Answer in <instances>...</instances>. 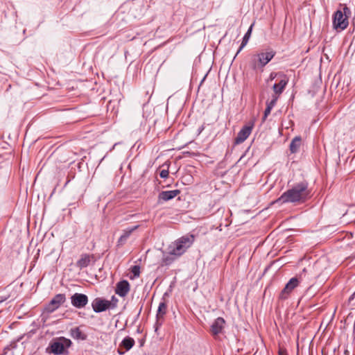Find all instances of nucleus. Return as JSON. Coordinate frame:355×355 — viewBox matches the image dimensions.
<instances>
[{
  "label": "nucleus",
  "instance_id": "nucleus-30",
  "mask_svg": "<svg viewBox=\"0 0 355 355\" xmlns=\"http://www.w3.org/2000/svg\"><path fill=\"white\" fill-rule=\"evenodd\" d=\"M279 355H288L287 354V352L285 349H279Z\"/></svg>",
  "mask_w": 355,
  "mask_h": 355
},
{
  "label": "nucleus",
  "instance_id": "nucleus-15",
  "mask_svg": "<svg viewBox=\"0 0 355 355\" xmlns=\"http://www.w3.org/2000/svg\"><path fill=\"white\" fill-rule=\"evenodd\" d=\"M139 225H135L132 227L127 228L123 230L122 235L119 237L118 240L119 245H123L125 243L127 239L129 238L130 234L136 230H137Z\"/></svg>",
  "mask_w": 355,
  "mask_h": 355
},
{
  "label": "nucleus",
  "instance_id": "nucleus-31",
  "mask_svg": "<svg viewBox=\"0 0 355 355\" xmlns=\"http://www.w3.org/2000/svg\"><path fill=\"white\" fill-rule=\"evenodd\" d=\"M345 355H349V351H348V350H345Z\"/></svg>",
  "mask_w": 355,
  "mask_h": 355
},
{
  "label": "nucleus",
  "instance_id": "nucleus-5",
  "mask_svg": "<svg viewBox=\"0 0 355 355\" xmlns=\"http://www.w3.org/2000/svg\"><path fill=\"white\" fill-rule=\"evenodd\" d=\"M71 344L69 339L60 338L58 340L51 344V352L56 355L64 354L66 348L69 347Z\"/></svg>",
  "mask_w": 355,
  "mask_h": 355
},
{
  "label": "nucleus",
  "instance_id": "nucleus-13",
  "mask_svg": "<svg viewBox=\"0 0 355 355\" xmlns=\"http://www.w3.org/2000/svg\"><path fill=\"white\" fill-rule=\"evenodd\" d=\"M281 80L278 83H275L273 87L275 95L279 96L284 90L288 83V78L285 74H281Z\"/></svg>",
  "mask_w": 355,
  "mask_h": 355
},
{
  "label": "nucleus",
  "instance_id": "nucleus-16",
  "mask_svg": "<svg viewBox=\"0 0 355 355\" xmlns=\"http://www.w3.org/2000/svg\"><path fill=\"white\" fill-rule=\"evenodd\" d=\"M70 334L73 338L76 340H84L87 338L86 335L82 332L79 327L72 328L70 330Z\"/></svg>",
  "mask_w": 355,
  "mask_h": 355
},
{
  "label": "nucleus",
  "instance_id": "nucleus-27",
  "mask_svg": "<svg viewBox=\"0 0 355 355\" xmlns=\"http://www.w3.org/2000/svg\"><path fill=\"white\" fill-rule=\"evenodd\" d=\"M173 261V259L170 258L168 257H164L163 259V262L165 265H168V264L171 263Z\"/></svg>",
  "mask_w": 355,
  "mask_h": 355
},
{
  "label": "nucleus",
  "instance_id": "nucleus-7",
  "mask_svg": "<svg viewBox=\"0 0 355 355\" xmlns=\"http://www.w3.org/2000/svg\"><path fill=\"white\" fill-rule=\"evenodd\" d=\"M300 279L297 277L291 278L282 291L279 297L281 299L288 298L290 293L299 285Z\"/></svg>",
  "mask_w": 355,
  "mask_h": 355
},
{
  "label": "nucleus",
  "instance_id": "nucleus-32",
  "mask_svg": "<svg viewBox=\"0 0 355 355\" xmlns=\"http://www.w3.org/2000/svg\"><path fill=\"white\" fill-rule=\"evenodd\" d=\"M355 295V292L353 293V295H352V298Z\"/></svg>",
  "mask_w": 355,
  "mask_h": 355
},
{
  "label": "nucleus",
  "instance_id": "nucleus-8",
  "mask_svg": "<svg viewBox=\"0 0 355 355\" xmlns=\"http://www.w3.org/2000/svg\"><path fill=\"white\" fill-rule=\"evenodd\" d=\"M71 304L78 309L85 307L88 303V297L83 293H74L71 297Z\"/></svg>",
  "mask_w": 355,
  "mask_h": 355
},
{
  "label": "nucleus",
  "instance_id": "nucleus-17",
  "mask_svg": "<svg viewBox=\"0 0 355 355\" xmlns=\"http://www.w3.org/2000/svg\"><path fill=\"white\" fill-rule=\"evenodd\" d=\"M253 24H252L250 28H248V31L245 33V35L243 37V40L241 42V44L236 54V56L241 51V50L247 45L250 37L251 36Z\"/></svg>",
  "mask_w": 355,
  "mask_h": 355
},
{
  "label": "nucleus",
  "instance_id": "nucleus-28",
  "mask_svg": "<svg viewBox=\"0 0 355 355\" xmlns=\"http://www.w3.org/2000/svg\"><path fill=\"white\" fill-rule=\"evenodd\" d=\"M282 73H271L270 75V80H273L274 78H275L277 76H279L281 77V75Z\"/></svg>",
  "mask_w": 355,
  "mask_h": 355
},
{
  "label": "nucleus",
  "instance_id": "nucleus-25",
  "mask_svg": "<svg viewBox=\"0 0 355 355\" xmlns=\"http://www.w3.org/2000/svg\"><path fill=\"white\" fill-rule=\"evenodd\" d=\"M169 172L167 169H163L160 171L159 175L162 178H166L168 176Z\"/></svg>",
  "mask_w": 355,
  "mask_h": 355
},
{
  "label": "nucleus",
  "instance_id": "nucleus-2",
  "mask_svg": "<svg viewBox=\"0 0 355 355\" xmlns=\"http://www.w3.org/2000/svg\"><path fill=\"white\" fill-rule=\"evenodd\" d=\"M194 242V236L192 234H187L172 243L168 247L170 255L179 257L189 249Z\"/></svg>",
  "mask_w": 355,
  "mask_h": 355
},
{
  "label": "nucleus",
  "instance_id": "nucleus-24",
  "mask_svg": "<svg viewBox=\"0 0 355 355\" xmlns=\"http://www.w3.org/2000/svg\"><path fill=\"white\" fill-rule=\"evenodd\" d=\"M278 98H279L278 96L273 95L272 100L270 102H267V106L271 107V108L272 109L274 107V106L275 105Z\"/></svg>",
  "mask_w": 355,
  "mask_h": 355
},
{
  "label": "nucleus",
  "instance_id": "nucleus-4",
  "mask_svg": "<svg viewBox=\"0 0 355 355\" xmlns=\"http://www.w3.org/2000/svg\"><path fill=\"white\" fill-rule=\"evenodd\" d=\"M350 9L345 6L343 10H338L333 17V26L336 31H343L349 25L348 15H350Z\"/></svg>",
  "mask_w": 355,
  "mask_h": 355
},
{
  "label": "nucleus",
  "instance_id": "nucleus-29",
  "mask_svg": "<svg viewBox=\"0 0 355 355\" xmlns=\"http://www.w3.org/2000/svg\"><path fill=\"white\" fill-rule=\"evenodd\" d=\"M8 297V295H0V303L6 300Z\"/></svg>",
  "mask_w": 355,
  "mask_h": 355
},
{
  "label": "nucleus",
  "instance_id": "nucleus-11",
  "mask_svg": "<svg viewBox=\"0 0 355 355\" xmlns=\"http://www.w3.org/2000/svg\"><path fill=\"white\" fill-rule=\"evenodd\" d=\"M252 125H245L238 132L236 137L234 139V144H240L243 143L251 134Z\"/></svg>",
  "mask_w": 355,
  "mask_h": 355
},
{
  "label": "nucleus",
  "instance_id": "nucleus-6",
  "mask_svg": "<svg viewBox=\"0 0 355 355\" xmlns=\"http://www.w3.org/2000/svg\"><path fill=\"white\" fill-rule=\"evenodd\" d=\"M65 300L66 297L64 294H57L46 306L45 311L49 313L53 312L58 309L60 305L65 302Z\"/></svg>",
  "mask_w": 355,
  "mask_h": 355
},
{
  "label": "nucleus",
  "instance_id": "nucleus-20",
  "mask_svg": "<svg viewBox=\"0 0 355 355\" xmlns=\"http://www.w3.org/2000/svg\"><path fill=\"white\" fill-rule=\"evenodd\" d=\"M135 345V340L129 336L125 337L121 342V346L123 347L126 351L130 350Z\"/></svg>",
  "mask_w": 355,
  "mask_h": 355
},
{
  "label": "nucleus",
  "instance_id": "nucleus-9",
  "mask_svg": "<svg viewBox=\"0 0 355 355\" xmlns=\"http://www.w3.org/2000/svg\"><path fill=\"white\" fill-rule=\"evenodd\" d=\"M109 304L108 300L97 297L92 302V306L94 312L100 313L109 309Z\"/></svg>",
  "mask_w": 355,
  "mask_h": 355
},
{
  "label": "nucleus",
  "instance_id": "nucleus-12",
  "mask_svg": "<svg viewBox=\"0 0 355 355\" xmlns=\"http://www.w3.org/2000/svg\"><path fill=\"white\" fill-rule=\"evenodd\" d=\"M180 191L178 189L172 190V191H164L159 193L157 202L159 204L162 203L163 202H166L170 200L175 198L178 194H180Z\"/></svg>",
  "mask_w": 355,
  "mask_h": 355
},
{
  "label": "nucleus",
  "instance_id": "nucleus-23",
  "mask_svg": "<svg viewBox=\"0 0 355 355\" xmlns=\"http://www.w3.org/2000/svg\"><path fill=\"white\" fill-rule=\"evenodd\" d=\"M131 272L133 274L134 277H138L140 274V267L139 266H134L131 268Z\"/></svg>",
  "mask_w": 355,
  "mask_h": 355
},
{
  "label": "nucleus",
  "instance_id": "nucleus-18",
  "mask_svg": "<svg viewBox=\"0 0 355 355\" xmlns=\"http://www.w3.org/2000/svg\"><path fill=\"white\" fill-rule=\"evenodd\" d=\"M91 261V256L89 254H83L81 258L77 261L76 265L80 268L87 267Z\"/></svg>",
  "mask_w": 355,
  "mask_h": 355
},
{
  "label": "nucleus",
  "instance_id": "nucleus-26",
  "mask_svg": "<svg viewBox=\"0 0 355 355\" xmlns=\"http://www.w3.org/2000/svg\"><path fill=\"white\" fill-rule=\"evenodd\" d=\"M271 110H272L271 107L266 106V108L264 111L263 120H265L268 117V116L270 114Z\"/></svg>",
  "mask_w": 355,
  "mask_h": 355
},
{
  "label": "nucleus",
  "instance_id": "nucleus-1",
  "mask_svg": "<svg viewBox=\"0 0 355 355\" xmlns=\"http://www.w3.org/2000/svg\"><path fill=\"white\" fill-rule=\"evenodd\" d=\"M308 183L302 182L297 184L292 189H288L278 198L274 203L298 202L305 201L309 196Z\"/></svg>",
  "mask_w": 355,
  "mask_h": 355
},
{
  "label": "nucleus",
  "instance_id": "nucleus-14",
  "mask_svg": "<svg viewBox=\"0 0 355 355\" xmlns=\"http://www.w3.org/2000/svg\"><path fill=\"white\" fill-rule=\"evenodd\" d=\"M130 291V284L128 281L122 280L116 284L115 293L121 297L127 295Z\"/></svg>",
  "mask_w": 355,
  "mask_h": 355
},
{
  "label": "nucleus",
  "instance_id": "nucleus-3",
  "mask_svg": "<svg viewBox=\"0 0 355 355\" xmlns=\"http://www.w3.org/2000/svg\"><path fill=\"white\" fill-rule=\"evenodd\" d=\"M272 49L261 51L251 56L250 65L253 70L262 69L275 55Z\"/></svg>",
  "mask_w": 355,
  "mask_h": 355
},
{
  "label": "nucleus",
  "instance_id": "nucleus-19",
  "mask_svg": "<svg viewBox=\"0 0 355 355\" xmlns=\"http://www.w3.org/2000/svg\"><path fill=\"white\" fill-rule=\"evenodd\" d=\"M302 143L300 137H295L290 144V150L292 153H295L298 151Z\"/></svg>",
  "mask_w": 355,
  "mask_h": 355
},
{
  "label": "nucleus",
  "instance_id": "nucleus-22",
  "mask_svg": "<svg viewBox=\"0 0 355 355\" xmlns=\"http://www.w3.org/2000/svg\"><path fill=\"white\" fill-rule=\"evenodd\" d=\"M119 300L113 295L111 298V300H108L109 307L110 309H114L117 306Z\"/></svg>",
  "mask_w": 355,
  "mask_h": 355
},
{
  "label": "nucleus",
  "instance_id": "nucleus-21",
  "mask_svg": "<svg viewBox=\"0 0 355 355\" xmlns=\"http://www.w3.org/2000/svg\"><path fill=\"white\" fill-rule=\"evenodd\" d=\"M167 309V305L165 302H161L158 306V310L157 313V318H163V316L166 314Z\"/></svg>",
  "mask_w": 355,
  "mask_h": 355
},
{
  "label": "nucleus",
  "instance_id": "nucleus-10",
  "mask_svg": "<svg viewBox=\"0 0 355 355\" xmlns=\"http://www.w3.org/2000/svg\"><path fill=\"white\" fill-rule=\"evenodd\" d=\"M225 320L221 318H217L211 325L210 331L214 336H216L223 332Z\"/></svg>",
  "mask_w": 355,
  "mask_h": 355
}]
</instances>
